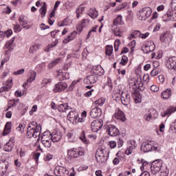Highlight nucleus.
<instances>
[{
  "label": "nucleus",
  "instance_id": "f257e3e1",
  "mask_svg": "<svg viewBox=\"0 0 176 176\" xmlns=\"http://www.w3.org/2000/svg\"><path fill=\"white\" fill-rule=\"evenodd\" d=\"M41 131H42V126L41 124L36 123V122H32L29 123L26 135L28 138H36L41 135Z\"/></svg>",
  "mask_w": 176,
  "mask_h": 176
},
{
  "label": "nucleus",
  "instance_id": "f03ea898",
  "mask_svg": "<svg viewBox=\"0 0 176 176\" xmlns=\"http://www.w3.org/2000/svg\"><path fill=\"white\" fill-rule=\"evenodd\" d=\"M14 37H12L10 41H7L5 44L4 49H8L5 52V57L1 63L0 68L3 67L5 63H8L10 60V52L13 50V43L14 42Z\"/></svg>",
  "mask_w": 176,
  "mask_h": 176
},
{
  "label": "nucleus",
  "instance_id": "7ed1b4c3",
  "mask_svg": "<svg viewBox=\"0 0 176 176\" xmlns=\"http://www.w3.org/2000/svg\"><path fill=\"white\" fill-rule=\"evenodd\" d=\"M157 144L153 141H147L142 143L141 146L142 152L146 153L151 152V151H157Z\"/></svg>",
  "mask_w": 176,
  "mask_h": 176
},
{
  "label": "nucleus",
  "instance_id": "20e7f679",
  "mask_svg": "<svg viewBox=\"0 0 176 176\" xmlns=\"http://www.w3.org/2000/svg\"><path fill=\"white\" fill-rule=\"evenodd\" d=\"M163 161L162 160H157L153 162L151 164V172L153 175H156L160 171L163 170Z\"/></svg>",
  "mask_w": 176,
  "mask_h": 176
},
{
  "label": "nucleus",
  "instance_id": "39448f33",
  "mask_svg": "<svg viewBox=\"0 0 176 176\" xmlns=\"http://www.w3.org/2000/svg\"><path fill=\"white\" fill-rule=\"evenodd\" d=\"M152 16V9L149 7H145L140 10L138 14V17L139 20L142 21H145L147 19H149Z\"/></svg>",
  "mask_w": 176,
  "mask_h": 176
},
{
  "label": "nucleus",
  "instance_id": "423d86ee",
  "mask_svg": "<svg viewBox=\"0 0 176 176\" xmlns=\"http://www.w3.org/2000/svg\"><path fill=\"white\" fill-rule=\"evenodd\" d=\"M52 137L50 135V132L45 131L43 133V136L41 138V144L45 146V148H50L52 146Z\"/></svg>",
  "mask_w": 176,
  "mask_h": 176
},
{
  "label": "nucleus",
  "instance_id": "0eeeda50",
  "mask_svg": "<svg viewBox=\"0 0 176 176\" xmlns=\"http://www.w3.org/2000/svg\"><path fill=\"white\" fill-rule=\"evenodd\" d=\"M104 149H98L96 154V162L99 163V164H103V163L107 162L108 160V155H105L104 153Z\"/></svg>",
  "mask_w": 176,
  "mask_h": 176
},
{
  "label": "nucleus",
  "instance_id": "6e6552de",
  "mask_svg": "<svg viewBox=\"0 0 176 176\" xmlns=\"http://www.w3.org/2000/svg\"><path fill=\"white\" fill-rule=\"evenodd\" d=\"M67 155L69 156V159L70 160H73V159H76V157H79V156H83L85 153L80 151L77 148H70L67 150Z\"/></svg>",
  "mask_w": 176,
  "mask_h": 176
},
{
  "label": "nucleus",
  "instance_id": "1a4fd4ad",
  "mask_svg": "<svg viewBox=\"0 0 176 176\" xmlns=\"http://www.w3.org/2000/svg\"><path fill=\"white\" fill-rule=\"evenodd\" d=\"M102 126H104V121H102L101 119H99L91 122V129L94 133H97L101 130Z\"/></svg>",
  "mask_w": 176,
  "mask_h": 176
},
{
  "label": "nucleus",
  "instance_id": "9d476101",
  "mask_svg": "<svg viewBox=\"0 0 176 176\" xmlns=\"http://www.w3.org/2000/svg\"><path fill=\"white\" fill-rule=\"evenodd\" d=\"M157 118V111L155 109H150L147 113L144 116L146 122H151L152 119H156Z\"/></svg>",
  "mask_w": 176,
  "mask_h": 176
},
{
  "label": "nucleus",
  "instance_id": "9b49d317",
  "mask_svg": "<svg viewBox=\"0 0 176 176\" xmlns=\"http://www.w3.org/2000/svg\"><path fill=\"white\" fill-rule=\"evenodd\" d=\"M106 131L108 133L109 135L111 137H116V135H119L120 132L119 129L116 127V126L113 124H109L106 127Z\"/></svg>",
  "mask_w": 176,
  "mask_h": 176
},
{
  "label": "nucleus",
  "instance_id": "f8f14e48",
  "mask_svg": "<svg viewBox=\"0 0 176 176\" xmlns=\"http://www.w3.org/2000/svg\"><path fill=\"white\" fill-rule=\"evenodd\" d=\"M54 173L56 176H68L69 171L64 166H57L54 169Z\"/></svg>",
  "mask_w": 176,
  "mask_h": 176
},
{
  "label": "nucleus",
  "instance_id": "ddd939ff",
  "mask_svg": "<svg viewBox=\"0 0 176 176\" xmlns=\"http://www.w3.org/2000/svg\"><path fill=\"white\" fill-rule=\"evenodd\" d=\"M79 118V113L72 111L67 115V119L73 124H78V119Z\"/></svg>",
  "mask_w": 176,
  "mask_h": 176
},
{
  "label": "nucleus",
  "instance_id": "4468645a",
  "mask_svg": "<svg viewBox=\"0 0 176 176\" xmlns=\"http://www.w3.org/2000/svg\"><path fill=\"white\" fill-rule=\"evenodd\" d=\"M13 86V78H10L6 81V84L3 85V87L0 88V96L3 93H5V91H9L10 89H12V87Z\"/></svg>",
  "mask_w": 176,
  "mask_h": 176
},
{
  "label": "nucleus",
  "instance_id": "2eb2a0df",
  "mask_svg": "<svg viewBox=\"0 0 176 176\" xmlns=\"http://www.w3.org/2000/svg\"><path fill=\"white\" fill-rule=\"evenodd\" d=\"M67 87H68V85H67L66 82H58V84L54 85L53 88V92L60 93L61 91H63V90H65Z\"/></svg>",
  "mask_w": 176,
  "mask_h": 176
},
{
  "label": "nucleus",
  "instance_id": "dca6fc26",
  "mask_svg": "<svg viewBox=\"0 0 176 176\" xmlns=\"http://www.w3.org/2000/svg\"><path fill=\"white\" fill-rule=\"evenodd\" d=\"M171 34H170V32H164L160 36V41L162 43H170L171 42Z\"/></svg>",
  "mask_w": 176,
  "mask_h": 176
},
{
  "label": "nucleus",
  "instance_id": "f3484780",
  "mask_svg": "<svg viewBox=\"0 0 176 176\" xmlns=\"http://www.w3.org/2000/svg\"><path fill=\"white\" fill-rule=\"evenodd\" d=\"M131 101V98L130 97V95L127 94V92H122L121 94V102L122 105H129Z\"/></svg>",
  "mask_w": 176,
  "mask_h": 176
},
{
  "label": "nucleus",
  "instance_id": "a211bd4d",
  "mask_svg": "<svg viewBox=\"0 0 176 176\" xmlns=\"http://www.w3.org/2000/svg\"><path fill=\"white\" fill-rule=\"evenodd\" d=\"M166 66L168 69H176V56H172L168 59Z\"/></svg>",
  "mask_w": 176,
  "mask_h": 176
},
{
  "label": "nucleus",
  "instance_id": "6ab92c4d",
  "mask_svg": "<svg viewBox=\"0 0 176 176\" xmlns=\"http://www.w3.org/2000/svg\"><path fill=\"white\" fill-rule=\"evenodd\" d=\"M91 73L94 74L95 75H98V76H102V75L105 74V71L102 67H101V65H96L94 66L91 69Z\"/></svg>",
  "mask_w": 176,
  "mask_h": 176
},
{
  "label": "nucleus",
  "instance_id": "aec40b11",
  "mask_svg": "<svg viewBox=\"0 0 176 176\" xmlns=\"http://www.w3.org/2000/svg\"><path fill=\"white\" fill-rule=\"evenodd\" d=\"M98 80V77L96 75H89L86 78L84 79V82L85 85H93Z\"/></svg>",
  "mask_w": 176,
  "mask_h": 176
},
{
  "label": "nucleus",
  "instance_id": "412c9836",
  "mask_svg": "<svg viewBox=\"0 0 176 176\" xmlns=\"http://www.w3.org/2000/svg\"><path fill=\"white\" fill-rule=\"evenodd\" d=\"M113 116L117 120H120L121 122H124V120H126L124 113L120 109H116Z\"/></svg>",
  "mask_w": 176,
  "mask_h": 176
},
{
  "label": "nucleus",
  "instance_id": "4be33fe9",
  "mask_svg": "<svg viewBox=\"0 0 176 176\" xmlns=\"http://www.w3.org/2000/svg\"><path fill=\"white\" fill-rule=\"evenodd\" d=\"M102 113V111H101V109L99 107H95L91 109L90 112V115L91 118H94V119H96V118H100Z\"/></svg>",
  "mask_w": 176,
  "mask_h": 176
},
{
  "label": "nucleus",
  "instance_id": "5701e85b",
  "mask_svg": "<svg viewBox=\"0 0 176 176\" xmlns=\"http://www.w3.org/2000/svg\"><path fill=\"white\" fill-rule=\"evenodd\" d=\"M14 146V139L10 138V140L4 145V151L6 152H12Z\"/></svg>",
  "mask_w": 176,
  "mask_h": 176
},
{
  "label": "nucleus",
  "instance_id": "b1692460",
  "mask_svg": "<svg viewBox=\"0 0 176 176\" xmlns=\"http://www.w3.org/2000/svg\"><path fill=\"white\" fill-rule=\"evenodd\" d=\"M142 50L144 53L148 54V53H151V52H153V50H155V43H153V42L147 43Z\"/></svg>",
  "mask_w": 176,
  "mask_h": 176
},
{
  "label": "nucleus",
  "instance_id": "393cba45",
  "mask_svg": "<svg viewBox=\"0 0 176 176\" xmlns=\"http://www.w3.org/2000/svg\"><path fill=\"white\" fill-rule=\"evenodd\" d=\"M176 111V107H168L166 110H165L164 112L161 113V116L162 118H166V116H170L172 113H174V112Z\"/></svg>",
  "mask_w": 176,
  "mask_h": 176
},
{
  "label": "nucleus",
  "instance_id": "a878e982",
  "mask_svg": "<svg viewBox=\"0 0 176 176\" xmlns=\"http://www.w3.org/2000/svg\"><path fill=\"white\" fill-rule=\"evenodd\" d=\"M112 31L116 36H122V34H123L118 25H113Z\"/></svg>",
  "mask_w": 176,
  "mask_h": 176
},
{
  "label": "nucleus",
  "instance_id": "bb28decb",
  "mask_svg": "<svg viewBox=\"0 0 176 176\" xmlns=\"http://www.w3.org/2000/svg\"><path fill=\"white\" fill-rule=\"evenodd\" d=\"M76 35H78V32L74 31L70 34L68 35L67 38H65L63 41V43H69L71 41H74L75 38H76Z\"/></svg>",
  "mask_w": 176,
  "mask_h": 176
},
{
  "label": "nucleus",
  "instance_id": "cd10ccee",
  "mask_svg": "<svg viewBox=\"0 0 176 176\" xmlns=\"http://www.w3.org/2000/svg\"><path fill=\"white\" fill-rule=\"evenodd\" d=\"M51 135V140H52V142H58L60 140H61L63 135L60 132H57L56 133H50Z\"/></svg>",
  "mask_w": 176,
  "mask_h": 176
},
{
  "label": "nucleus",
  "instance_id": "c85d7f7f",
  "mask_svg": "<svg viewBox=\"0 0 176 176\" xmlns=\"http://www.w3.org/2000/svg\"><path fill=\"white\" fill-rule=\"evenodd\" d=\"M165 17H168L164 19V21H176V11L173 12H168Z\"/></svg>",
  "mask_w": 176,
  "mask_h": 176
},
{
  "label": "nucleus",
  "instance_id": "c756f323",
  "mask_svg": "<svg viewBox=\"0 0 176 176\" xmlns=\"http://www.w3.org/2000/svg\"><path fill=\"white\" fill-rule=\"evenodd\" d=\"M56 76L59 80H65V79H68L67 72H63L62 69L58 70Z\"/></svg>",
  "mask_w": 176,
  "mask_h": 176
},
{
  "label": "nucleus",
  "instance_id": "7c9ffc66",
  "mask_svg": "<svg viewBox=\"0 0 176 176\" xmlns=\"http://www.w3.org/2000/svg\"><path fill=\"white\" fill-rule=\"evenodd\" d=\"M10 131H12V122H8L5 125L3 135H8Z\"/></svg>",
  "mask_w": 176,
  "mask_h": 176
},
{
  "label": "nucleus",
  "instance_id": "2f4dec72",
  "mask_svg": "<svg viewBox=\"0 0 176 176\" xmlns=\"http://www.w3.org/2000/svg\"><path fill=\"white\" fill-rule=\"evenodd\" d=\"M19 21L20 24L22 25V27H23V28H25V30H28V28H30V25L25 26L26 24H28V21L25 20V18L24 17V16L23 15L20 16L19 19Z\"/></svg>",
  "mask_w": 176,
  "mask_h": 176
},
{
  "label": "nucleus",
  "instance_id": "473e14b6",
  "mask_svg": "<svg viewBox=\"0 0 176 176\" xmlns=\"http://www.w3.org/2000/svg\"><path fill=\"white\" fill-rule=\"evenodd\" d=\"M87 24H89V20L83 19L82 22L77 25V31L82 32V31H83V28H85Z\"/></svg>",
  "mask_w": 176,
  "mask_h": 176
},
{
  "label": "nucleus",
  "instance_id": "72a5a7b5",
  "mask_svg": "<svg viewBox=\"0 0 176 176\" xmlns=\"http://www.w3.org/2000/svg\"><path fill=\"white\" fill-rule=\"evenodd\" d=\"M171 89H166L165 91H164L161 96L163 98H165L166 100L170 98L171 97Z\"/></svg>",
  "mask_w": 176,
  "mask_h": 176
},
{
  "label": "nucleus",
  "instance_id": "f704fd0d",
  "mask_svg": "<svg viewBox=\"0 0 176 176\" xmlns=\"http://www.w3.org/2000/svg\"><path fill=\"white\" fill-rule=\"evenodd\" d=\"M47 12L46 7V2L43 3V6L40 8L39 12L41 14V18L43 19L46 16V13Z\"/></svg>",
  "mask_w": 176,
  "mask_h": 176
},
{
  "label": "nucleus",
  "instance_id": "c9c22d12",
  "mask_svg": "<svg viewBox=\"0 0 176 176\" xmlns=\"http://www.w3.org/2000/svg\"><path fill=\"white\" fill-rule=\"evenodd\" d=\"M141 35V32L140 30H135L132 32V34L128 37L130 41L134 39L135 38H140Z\"/></svg>",
  "mask_w": 176,
  "mask_h": 176
},
{
  "label": "nucleus",
  "instance_id": "e433bc0d",
  "mask_svg": "<svg viewBox=\"0 0 176 176\" xmlns=\"http://www.w3.org/2000/svg\"><path fill=\"white\" fill-rule=\"evenodd\" d=\"M67 109H69L68 104H61L58 107V111H59V112H66Z\"/></svg>",
  "mask_w": 176,
  "mask_h": 176
},
{
  "label": "nucleus",
  "instance_id": "4c0bfd02",
  "mask_svg": "<svg viewBox=\"0 0 176 176\" xmlns=\"http://www.w3.org/2000/svg\"><path fill=\"white\" fill-rule=\"evenodd\" d=\"M133 85L136 89H140V87H142L144 84L142 83V80L141 78H138L133 81Z\"/></svg>",
  "mask_w": 176,
  "mask_h": 176
},
{
  "label": "nucleus",
  "instance_id": "58836bf2",
  "mask_svg": "<svg viewBox=\"0 0 176 176\" xmlns=\"http://www.w3.org/2000/svg\"><path fill=\"white\" fill-rule=\"evenodd\" d=\"M94 104L97 108H98V107H102V105H104V104H105V98H101L96 100L94 102Z\"/></svg>",
  "mask_w": 176,
  "mask_h": 176
},
{
  "label": "nucleus",
  "instance_id": "ea45409f",
  "mask_svg": "<svg viewBox=\"0 0 176 176\" xmlns=\"http://www.w3.org/2000/svg\"><path fill=\"white\" fill-rule=\"evenodd\" d=\"M60 62H61V58H58L54 60H53L52 62L50 63V64L48 65V68L50 69H52V68H53L54 65H57V64H60Z\"/></svg>",
  "mask_w": 176,
  "mask_h": 176
},
{
  "label": "nucleus",
  "instance_id": "a19ab883",
  "mask_svg": "<svg viewBox=\"0 0 176 176\" xmlns=\"http://www.w3.org/2000/svg\"><path fill=\"white\" fill-rule=\"evenodd\" d=\"M89 16H90L91 19H97V17H98V12L96 9H90Z\"/></svg>",
  "mask_w": 176,
  "mask_h": 176
},
{
  "label": "nucleus",
  "instance_id": "79ce46f5",
  "mask_svg": "<svg viewBox=\"0 0 176 176\" xmlns=\"http://www.w3.org/2000/svg\"><path fill=\"white\" fill-rule=\"evenodd\" d=\"M80 140H81L82 142L84 144H89V140L86 138V134L85 131H82L81 133V135L80 136Z\"/></svg>",
  "mask_w": 176,
  "mask_h": 176
},
{
  "label": "nucleus",
  "instance_id": "37998d69",
  "mask_svg": "<svg viewBox=\"0 0 176 176\" xmlns=\"http://www.w3.org/2000/svg\"><path fill=\"white\" fill-rule=\"evenodd\" d=\"M160 176H168V169L167 166H163Z\"/></svg>",
  "mask_w": 176,
  "mask_h": 176
},
{
  "label": "nucleus",
  "instance_id": "c03bdc74",
  "mask_svg": "<svg viewBox=\"0 0 176 176\" xmlns=\"http://www.w3.org/2000/svg\"><path fill=\"white\" fill-rule=\"evenodd\" d=\"M113 52V47L111 45H107L105 51L107 56H111Z\"/></svg>",
  "mask_w": 176,
  "mask_h": 176
},
{
  "label": "nucleus",
  "instance_id": "a18cd8bd",
  "mask_svg": "<svg viewBox=\"0 0 176 176\" xmlns=\"http://www.w3.org/2000/svg\"><path fill=\"white\" fill-rule=\"evenodd\" d=\"M133 149H135V146L131 144V146H129V147L125 151L126 155H131Z\"/></svg>",
  "mask_w": 176,
  "mask_h": 176
},
{
  "label": "nucleus",
  "instance_id": "49530a36",
  "mask_svg": "<svg viewBox=\"0 0 176 176\" xmlns=\"http://www.w3.org/2000/svg\"><path fill=\"white\" fill-rule=\"evenodd\" d=\"M122 16L119 15L113 21V25H119L122 23Z\"/></svg>",
  "mask_w": 176,
  "mask_h": 176
},
{
  "label": "nucleus",
  "instance_id": "de8ad7c7",
  "mask_svg": "<svg viewBox=\"0 0 176 176\" xmlns=\"http://www.w3.org/2000/svg\"><path fill=\"white\" fill-rule=\"evenodd\" d=\"M139 94L137 93H133L132 94V97L133 98V100H135V104H140V102H141V99H140V98H138Z\"/></svg>",
  "mask_w": 176,
  "mask_h": 176
},
{
  "label": "nucleus",
  "instance_id": "09e8293b",
  "mask_svg": "<svg viewBox=\"0 0 176 176\" xmlns=\"http://www.w3.org/2000/svg\"><path fill=\"white\" fill-rule=\"evenodd\" d=\"M36 78V72H32L31 73V76H30V78H29L27 80V81H28V82H30L31 83L32 82H34V80H35Z\"/></svg>",
  "mask_w": 176,
  "mask_h": 176
},
{
  "label": "nucleus",
  "instance_id": "8fccbe9b",
  "mask_svg": "<svg viewBox=\"0 0 176 176\" xmlns=\"http://www.w3.org/2000/svg\"><path fill=\"white\" fill-rule=\"evenodd\" d=\"M67 25H69V19H65L62 23H58L59 27H67Z\"/></svg>",
  "mask_w": 176,
  "mask_h": 176
},
{
  "label": "nucleus",
  "instance_id": "3c124183",
  "mask_svg": "<svg viewBox=\"0 0 176 176\" xmlns=\"http://www.w3.org/2000/svg\"><path fill=\"white\" fill-rule=\"evenodd\" d=\"M140 162L142 163V166L140 167L141 170H144L146 166H148V164L151 165V163L148 162L144 159H142Z\"/></svg>",
  "mask_w": 176,
  "mask_h": 176
},
{
  "label": "nucleus",
  "instance_id": "603ef678",
  "mask_svg": "<svg viewBox=\"0 0 176 176\" xmlns=\"http://www.w3.org/2000/svg\"><path fill=\"white\" fill-rule=\"evenodd\" d=\"M127 61H129V58L123 55L120 62V64H121V65H126V64H127Z\"/></svg>",
  "mask_w": 176,
  "mask_h": 176
},
{
  "label": "nucleus",
  "instance_id": "864d4df0",
  "mask_svg": "<svg viewBox=\"0 0 176 176\" xmlns=\"http://www.w3.org/2000/svg\"><path fill=\"white\" fill-rule=\"evenodd\" d=\"M120 40H116L114 43L115 52H118L119 46H120Z\"/></svg>",
  "mask_w": 176,
  "mask_h": 176
},
{
  "label": "nucleus",
  "instance_id": "5fc2aeb1",
  "mask_svg": "<svg viewBox=\"0 0 176 176\" xmlns=\"http://www.w3.org/2000/svg\"><path fill=\"white\" fill-rule=\"evenodd\" d=\"M52 82V78H43L41 81V85H49Z\"/></svg>",
  "mask_w": 176,
  "mask_h": 176
},
{
  "label": "nucleus",
  "instance_id": "6e6d98bb",
  "mask_svg": "<svg viewBox=\"0 0 176 176\" xmlns=\"http://www.w3.org/2000/svg\"><path fill=\"white\" fill-rule=\"evenodd\" d=\"M36 50H38V45H33L30 48V53H32V54L35 53Z\"/></svg>",
  "mask_w": 176,
  "mask_h": 176
},
{
  "label": "nucleus",
  "instance_id": "4d7b16f0",
  "mask_svg": "<svg viewBox=\"0 0 176 176\" xmlns=\"http://www.w3.org/2000/svg\"><path fill=\"white\" fill-rule=\"evenodd\" d=\"M23 28H21V26H20L19 24H16L14 25V32H20Z\"/></svg>",
  "mask_w": 176,
  "mask_h": 176
},
{
  "label": "nucleus",
  "instance_id": "13d9d810",
  "mask_svg": "<svg viewBox=\"0 0 176 176\" xmlns=\"http://www.w3.org/2000/svg\"><path fill=\"white\" fill-rule=\"evenodd\" d=\"M24 72H25V69H19L16 72H14L13 74L14 75H23V74H24Z\"/></svg>",
  "mask_w": 176,
  "mask_h": 176
},
{
  "label": "nucleus",
  "instance_id": "bf43d9fd",
  "mask_svg": "<svg viewBox=\"0 0 176 176\" xmlns=\"http://www.w3.org/2000/svg\"><path fill=\"white\" fill-rule=\"evenodd\" d=\"M151 91L156 93V92L159 91V87H157V85H153L151 86Z\"/></svg>",
  "mask_w": 176,
  "mask_h": 176
},
{
  "label": "nucleus",
  "instance_id": "052dcab7",
  "mask_svg": "<svg viewBox=\"0 0 176 176\" xmlns=\"http://www.w3.org/2000/svg\"><path fill=\"white\" fill-rule=\"evenodd\" d=\"M85 10V8H79L76 10V14H77V19H79V17H80V16L79 14H80L82 13V12H83V10Z\"/></svg>",
  "mask_w": 176,
  "mask_h": 176
},
{
  "label": "nucleus",
  "instance_id": "680f3d73",
  "mask_svg": "<svg viewBox=\"0 0 176 176\" xmlns=\"http://www.w3.org/2000/svg\"><path fill=\"white\" fill-rule=\"evenodd\" d=\"M170 130L172 131H175L176 133V120H175L174 122L172 123V124L170 126ZM175 130V131H174Z\"/></svg>",
  "mask_w": 176,
  "mask_h": 176
},
{
  "label": "nucleus",
  "instance_id": "e2e57ef3",
  "mask_svg": "<svg viewBox=\"0 0 176 176\" xmlns=\"http://www.w3.org/2000/svg\"><path fill=\"white\" fill-rule=\"evenodd\" d=\"M109 145L111 149H113V148H116V142L113 140L110 141L109 142Z\"/></svg>",
  "mask_w": 176,
  "mask_h": 176
},
{
  "label": "nucleus",
  "instance_id": "0e129e2a",
  "mask_svg": "<svg viewBox=\"0 0 176 176\" xmlns=\"http://www.w3.org/2000/svg\"><path fill=\"white\" fill-rule=\"evenodd\" d=\"M148 36H149V32H146V33H143V34L140 33V38H141L142 39H146V38H148Z\"/></svg>",
  "mask_w": 176,
  "mask_h": 176
},
{
  "label": "nucleus",
  "instance_id": "69168bd1",
  "mask_svg": "<svg viewBox=\"0 0 176 176\" xmlns=\"http://www.w3.org/2000/svg\"><path fill=\"white\" fill-rule=\"evenodd\" d=\"M67 138L69 139V140H74L75 138V133L74 132H69V133H67Z\"/></svg>",
  "mask_w": 176,
  "mask_h": 176
},
{
  "label": "nucleus",
  "instance_id": "338daca9",
  "mask_svg": "<svg viewBox=\"0 0 176 176\" xmlns=\"http://www.w3.org/2000/svg\"><path fill=\"white\" fill-rule=\"evenodd\" d=\"M39 156H41V153H36L34 155H33V158L36 160V162L38 163V160L39 159Z\"/></svg>",
  "mask_w": 176,
  "mask_h": 176
},
{
  "label": "nucleus",
  "instance_id": "774afa93",
  "mask_svg": "<svg viewBox=\"0 0 176 176\" xmlns=\"http://www.w3.org/2000/svg\"><path fill=\"white\" fill-rule=\"evenodd\" d=\"M170 6L172 9H174V10H176V0H172Z\"/></svg>",
  "mask_w": 176,
  "mask_h": 176
}]
</instances>
